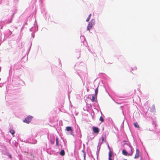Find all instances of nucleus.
Masks as SVG:
<instances>
[{
	"mask_svg": "<svg viewBox=\"0 0 160 160\" xmlns=\"http://www.w3.org/2000/svg\"><path fill=\"white\" fill-rule=\"evenodd\" d=\"M58 143H59V142H58V138H57L56 139V145L57 146H58V145H59Z\"/></svg>",
	"mask_w": 160,
	"mask_h": 160,
	"instance_id": "obj_18",
	"label": "nucleus"
},
{
	"mask_svg": "<svg viewBox=\"0 0 160 160\" xmlns=\"http://www.w3.org/2000/svg\"><path fill=\"white\" fill-rule=\"evenodd\" d=\"M101 139H102V142H106V138L105 137H104L103 136L102 137Z\"/></svg>",
	"mask_w": 160,
	"mask_h": 160,
	"instance_id": "obj_9",
	"label": "nucleus"
},
{
	"mask_svg": "<svg viewBox=\"0 0 160 160\" xmlns=\"http://www.w3.org/2000/svg\"><path fill=\"white\" fill-rule=\"evenodd\" d=\"M124 147H129L130 148V149L131 150H132V148L130 146L128 145L127 144H125L124 145Z\"/></svg>",
	"mask_w": 160,
	"mask_h": 160,
	"instance_id": "obj_11",
	"label": "nucleus"
},
{
	"mask_svg": "<svg viewBox=\"0 0 160 160\" xmlns=\"http://www.w3.org/2000/svg\"><path fill=\"white\" fill-rule=\"evenodd\" d=\"M92 131L95 133H98L99 132V129L96 127H92Z\"/></svg>",
	"mask_w": 160,
	"mask_h": 160,
	"instance_id": "obj_4",
	"label": "nucleus"
},
{
	"mask_svg": "<svg viewBox=\"0 0 160 160\" xmlns=\"http://www.w3.org/2000/svg\"><path fill=\"white\" fill-rule=\"evenodd\" d=\"M32 117L31 116H29L27 117L23 120V122L27 123H29L31 121Z\"/></svg>",
	"mask_w": 160,
	"mask_h": 160,
	"instance_id": "obj_2",
	"label": "nucleus"
},
{
	"mask_svg": "<svg viewBox=\"0 0 160 160\" xmlns=\"http://www.w3.org/2000/svg\"><path fill=\"white\" fill-rule=\"evenodd\" d=\"M139 151H136V154L134 158H137L139 157Z\"/></svg>",
	"mask_w": 160,
	"mask_h": 160,
	"instance_id": "obj_8",
	"label": "nucleus"
},
{
	"mask_svg": "<svg viewBox=\"0 0 160 160\" xmlns=\"http://www.w3.org/2000/svg\"><path fill=\"white\" fill-rule=\"evenodd\" d=\"M134 126L136 128H139V126L138 124V123L137 122H135L134 123Z\"/></svg>",
	"mask_w": 160,
	"mask_h": 160,
	"instance_id": "obj_10",
	"label": "nucleus"
},
{
	"mask_svg": "<svg viewBox=\"0 0 160 160\" xmlns=\"http://www.w3.org/2000/svg\"><path fill=\"white\" fill-rule=\"evenodd\" d=\"M131 153H128L126 151H122V154L126 156H131L132 155V151H131Z\"/></svg>",
	"mask_w": 160,
	"mask_h": 160,
	"instance_id": "obj_5",
	"label": "nucleus"
},
{
	"mask_svg": "<svg viewBox=\"0 0 160 160\" xmlns=\"http://www.w3.org/2000/svg\"><path fill=\"white\" fill-rule=\"evenodd\" d=\"M98 88H97L96 89H95V95H96V96H97V94H98Z\"/></svg>",
	"mask_w": 160,
	"mask_h": 160,
	"instance_id": "obj_16",
	"label": "nucleus"
},
{
	"mask_svg": "<svg viewBox=\"0 0 160 160\" xmlns=\"http://www.w3.org/2000/svg\"><path fill=\"white\" fill-rule=\"evenodd\" d=\"M99 120L101 122H104V121L103 117L102 116H101L100 117Z\"/></svg>",
	"mask_w": 160,
	"mask_h": 160,
	"instance_id": "obj_14",
	"label": "nucleus"
},
{
	"mask_svg": "<svg viewBox=\"0 0 160 160\" xmlns=\"http://www.w3.org/2000/svg\"><path fill=\"white\" fill-rule=\"evenodd\" d=\"M95 98L94 96H93L92 97V98L91 99V100L92 102H94L95 101Z\"/></svg>",
	"mask_w": 160,
	"mask_h": 160,
	"instance_id": "obj_15",
	"label": "nucleus"
},
{
	"mask_svg": "<svg viewBox=\"0 0 160 160\" xmlns=\"http://www.w3.org/2000/svg\"><path fill=\"white\" fill-rule=\"evenodd\" d=\"M83 152V155H84V158H85V153L84 152V151H82Z\"/></svg>",
	"mask_w": 160,
	"mask_h": 160,
	"instance_id": "obj_20",
	"label": "nucleus"
},
{
	"mask_svg": "<svg viewBox=\"0 0 160 160\" xmlns=\"http://www.w3.org/2000/svg\"><path fill=\"white\" fill-rule=\"evenodd\" d=\"M66 129L67 131H70L71 132V133L72 132L73 130L71 127H67Z\"/></svg>",
	"mask_w": 160,
	"mask_h": 160,
	"instance_id": "obj_6",
	"label": "nucleus"
},
{
	"mask_svg": "<svg viewBox=\"0 0 160 160\" xmlns=\"http://www.w3.org/2000/svg\"><path fill=\"white\" fill-rule=\"evenodd\" d=\"M10 132L11 133L12 135H13L15 133V131L14 130H11Z\"/></svg>",
	"mask_w": 160,
	"mask_h": 160,
	"instance_id": "obj_17",
	"label": "nucleus"
},
{
	"mask_svg": "<svg viewBox=\"0 0 160 160\" xmlns=\"http://www.w3.org/2000/svg\"><path fill=\"white\" fill-rule=\"evenodd\" d=\"M91 14H90L88 16V18H87V19H86V21L87 22H88L89 21L90 18H91Z\"/></svg>",
	"mask_w": 160,
	"mask_h": 160,
	"instance_id": "obj_13",
	"label": "nucleus"
},
{
	"mask_svg": "<svg viewBox=\"0 0 160 160\" xmlns=\"http://www.w3.org/2000/svg\"><path fill=\"white\" fill-rule=\"evenodd\" d=\"M9 158H12V156H11V155H9Z\"/></svg>",
	"mask_w": 160,
	"mask_h": 160,
	"instance_id": "obj_21",
	"label": "nucleus"
},
{
	"mask_svg": "<svg viewBox=\"0 0 160 160\" xmlns=\"http://www.w3.org/2000/svg\"><path fill=\"white\" fill-rule=\"evenodd\" d=\"M125 160H127V159H125Z\"/></svg>",
	"mask_w": 160,
	"mask_h": 160,
	"instance_id": "obj_22",
	"label": "nucleus"
},
{
	"mask_svg": "<svg viewBox=\"0 0 160 160\" xmlns=\"http://www.w3.org/2000/svg\"><path fill=\"white\" fill-rule=\"evenodd\" d=\"M95 24V20L92 19L89 23L87 27V30H89L92 28V25H94Z\"/></svg>",
	"mask_w": 160,
	"mask_h": 160,
	"instance_id": "obj_1",
	"label": "nucleus"
},
{
	"mask_svg": "<svg viewBox=\"0 0 160 160\" xmlns=\"http://www.w3.org/2000/svg\"><path fill=\"white\" fill-rule=\"evenodd\" d=\"M109 160H113L114 159V154L113 152L110 151L109 152Z\"/></svg>",
	"mask_w": 160,
	"mask_h": 160,
	"instance_id": "obj_3",
	"label": "nucleus"
},
{
	"mask_svg": "<svg viewBox=\"0 0 160 160\" xmlns=\"http://www.w3.org/2000/svg\"><path fill=\"white\" fill-rule=\"evenodd\" d=\"M132 71L133 70V69H134L135 70H136L137 69V68H136V67H134L132 68Z\"/></svg>",
	"mask_w": 160,
	"mask_h": 160,
	"instance_id": "obj_19",
	"label": "nucleus"
},
{
	"mask_svg": "<svg viewBox=\"0 0 160 160\" xmlns=\"http://www.w3.org/2000/svg\"><path fill=\"white\" fill-rule=\"evenodd\" d=\"M150 110L151 112H154L155 111V108L154 105H153L150 108Z\"/></svg>",
	"mask_w": 160,
	"mask_h": 160,
	"instance_id": "obj_7",
	"label": "nucleus"
},
{
	"mask_svg": "<svg viewBox=\"0 0 160 160\" xmlns=\"http://www.w3.org/2000/svg\"><path fill=\"white\" fill-rule=\"evenodd\" d=\"M59 153L61 155L63 156L65 154L64 151H61Z\"/></svg>",
	"mask_w": 160,
	"mask_h": 160,
	"instance_id": "obj_12",
	"label": "nucleus"
}]
</instances>
